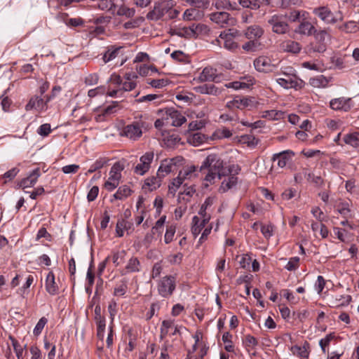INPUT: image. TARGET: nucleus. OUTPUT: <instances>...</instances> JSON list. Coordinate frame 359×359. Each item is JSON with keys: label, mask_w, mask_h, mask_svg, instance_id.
I'll return each mask as SVG.
<instances>
[{"label": "nucleus", "mask_w": 359, "mask_h": 359, "mask_svg": "<svg viewBox=\"0 0 359 359\" xmlns=\"http://www.w3.org/2000/svg\"><path fill=\"white\" fill-rule=\"evenodd\" d=\"M257 105V102L252 97L236 95L233 100L226 102V107L230 110L234 109L243 110L245 109H251L256 107Z\"/></svg>", "instance_id": "nucleus-6"}, {"label": "nucleus", "mask_w": 359, "mask_h": 359, "mask_svg": "<svg viewBox=\"0 0 359 359\" xmlns=\"http://www.w3.org/2000/svg\"><path fill=\"white\" fill-rule=\"evenodd\" d=\"M232 334L229 332H226L222 335V341L224 346V349L228 352H233L234 351V346L232 341Z\"/></svg>", "instance_id": "nucleus-40"}, {"label": "nucleus", "mask_w": 359, "mask_h": 359, "mask_svg": "<svg viewBox=\"0 0 359 359\" xmlns=\"http://www.w3.org/2000/svg\"><path fill=\"white\" fill-rule=\"evenodd\" d=\"M337 210L345 218H348V217H351V214H350L351 210L348 208V203H341V204L339 205Z\"/></svg>", "instance_id": "nucleus-64"}, {"label": "nucleus", "mask_w": 359, "mask_h": 359, "mask_svg": "<svg viewBox=\"0 0 359 359\" xmlns=\"http://www.w3.org/2000/svg\"><path fill=\"white\" fill-rule=\"evenodd\" d=\"M302 0H278V6L282 9H292L302 5Z\"/></svg>", "instance_id": "nucleus-34"}, {"label": "nucleus", "mask_w": 359, "mask_h": 359, "mask_svg": "<svg viewBox=\"0 0 359 359\" xmlns=\"http://www.w3.org/2000/svg\"><path fill=\"white\" fill-rule=\"evenodd\" d=\"M238 182V177L234 175H230L227 180H224L220 186L219 191L226 192L236 185Z\"/></svg>", "instance_id": "nucleus-33"}, {"label": "nucleus", "mask_w": 359, "mask_h": 359, "mask_svg": "<svg viewBox=\"0 0 359 359\" xmlns=\"http://www.w3.org/2000/svg\"><path fill=\"white\" fill-rule=\"evenodd\" d=\"M10 339L12 341V345L13 346L14 351L16 353V355L18 357V359H20L22 355L23 349L18 343V341L13 337H9Z\"/></svg>", "instance_id": "nucleus-59"}, {"label": "nucleus", "mask_w": 359, "mask_h": 359, "mask_svg": "<svg viewBox=\"0 0 359 359\" xmlns=\"http://www.w3.org/2000/svg\"><path fill=\"white\" fill-rule=\"evenodd\" d=\"M184 182L182 178V174H178V176L172 180L168 186V193L175 196L178 189L181 185H183Z\"/></svg>", "instance_id": "nucleus-36"}, {"label": "nucleus", "mask_w": 359, "mask_h": 359, "mask_svg": "<svg viewBox=\"0 0 359 359\" xmlns=\"http://www.w3.org/2000/svg\"><path fill=\"white\" fill-rule=\"evenodd\" d=\"M266 23L271 31L277 34H285L290 30V25L283 14H274L269 17Z\"/></svg>", "instance_id": "nucleus-4"}, {"label": "nucleus", "mask_w": 359, "mask_h": 359, "mask_svg": "<svg viewBox=\"0 0 359 359\" xmlns=\"http://www.w3.org/2000/svg\"><path fill=\"white\" fill-rule=\"evenodd\" d=\"M256 70L260 72L269 73L273 72L276 65L271 64V60L266 56H259L254 60Z\"/></svg>", "instance_id": "nucleus-14"}, {"label": "nucleus", "mask_w": 359, "mask_h": 359, "mask_svg": "<svg viewBox=\"0 0 359 359\" xmlns=\"http://www.w3.org/2000/svg\"><path fill=\"white\" fill-rule=\"evenodd\" d=\"M204 170H208L205 180L210 184L215 182L216 177L220 180L231 172L229 169L224 168L223 160L216 154H209L203 161L200 167V171Z\"/></svg>", "instance_id": "nucleus-1"}, {"label": "nucleus", "mask_w": 359, "mask_h": 359, "mask_svg": "<svg viewBox=\"0 0 359 359\" xmlns=\"http://www.w3.org/2000/svg\"><path fill=\"white\" fill-rule=\"evenodd\" d=\"M105 93H106L105 87L103 86H100L95 88L89 90L88 92V96L90 98H93L97 95H102Z\"/></svg>", "instance_id": "nucleus-58"}, {"label": "nucleus", "mask_w": 359, "mask_h": 359, "mask_svg": "<svg viewBox=\"0 0 359 359\" xmlns=\"http://www.w3.org/2000/svg\"><path fill=\"white\" fill-rule=\"evenodd\" d=\"M162 177L159 175L152 176L145 180L143 189H148L149 191H153L158 188L162 182Z\"/></svg>", "instance_id": "nucleus-29"}, {"label": "nucleus", "mask_w": 359, "mask_h": 359, "mask_svg": "<svg viewBox=\"0 0 359 359\" xmlns=\"http://www.w3.org/2000/svg\"><path fill=\"white\" fill-rule=\"evenodd\" d=\"M280 48L283 52L297 54L299 53L302 50V46L297 41L288 39L283 41L280 44Z\"/></svg>", "instance_id": "nucleus-22"}, {"label": "nucleus", "mask_w": 359, "mask_h": 359, "mask_svg": "<svg viewBox=\"0 0 359 359\" xmlns=\"http://www.w3.org/2000/svg\"><path fill=\"white\" fill-rule=\"evenodd\" d=\"M276 82L285 89L294 88L301 90L305 86V82L298 76L278 78Z\"/></svg>", "instance_id": "nucleus-12"}, {"label": "nucleus", "mask_w": 359, "mask_h": 359, "mask_svg": "<svg viewBox=\"0 0 359 359\" xmlns=\"http://www.w3.org/2000/svg\"><path fill=\"white\" fill-rule=\"evenodd\" d=\"M123 49V46H109L107 48L106 51L103 54L102 60L104 63H107L114 60Z\"/></svg>", "instance_id": "nucleus-24"}, {"label": "nucleus", "mask_w": 359, "mask_h": 359, "mask_svg": "<svg viewBox=\"0 0 359 359\" xmlns=\"http://www.w3.org/2000/svg\"><path fill=\"white\" fill-rule=\"evenodd\" d=\"M176 287L175 278L172 276H165L158 282L157 289L158 294L164 297H170Z\"/></svg>", "instance_id": "nucleus-7"}, {"label": "nucleus", "mask_w": 359, "mask_h": 359, "mask_svg": "<svg viewBox=\"0 0 359 359\" xmlns=\"http://www.w3.org/2000/svg\"><path fill=\"white\" fill-rule=\"evenodd\" d=\"M47 322H48V320L46 318H45V317L41 318L34 329V331H33L34 334L36 336H39L41 333V332H42L44 326L47 323Z\"/></svg>", "instance_id": "nucleus-57"}, {"label": "nucleus", "mask_w": 359, "mask_h": 359, "mask_svg": "<svg viewBox=\"0 0 359 359\" xmlns=\"http://www.w3.org/2000/svg\"><path fill=\"white\" fill-rule=\"evenodd\" d=\"M328 80L323 75H319L310 79V84L315 88H324L327 86Z\"/></svg>", "instance_id": "nucleus-39"}, {"label": "nucleus", "mask_w": 359, "mask_h": 359, "mask_svg": "<svg viewBox=\"0 0 359 359\" xmlns=\"http://www.w3.org/2000/svg\"><path fill=\"white\" fill-rule=\"evenodd\" d=\"M122 135H125L127 137L136 140L140 138L142 135V126L140 122H133L124 127Z\"/></svg>", "instance_id": "nucleus-15"}, {"label": "nucleus", "mask_w": 359, "mask_h": 359, "mask_svg": "<svg viewBox=\"0 0 359 359\" xmlns=\"http://www.w3.org/2000/svg\"><path fill=\"white\" fill-rule=\"evenodd\" d=\"M107 163V160H106L105 158L97 159L93 164L91 165L89 170L86 172V175H88V173H93L96 170L102 168Z\"/></svg>", "instance_id": "nucleus-52"}, {"label": "nucleus", "mask_w": 359, "mask_h": 359, "mask_svg": "<svg viewBox=\"0 0 359 359\" xmlns=\"http://www.w3.org/2000/svg\"><path fill=\"white\" fill-rule=\"evenodd\" d=\"M339 29L346 33H355L358 30L357 24L354 21H349L338 27Z\"/></svg>", "instance_id": "nucleus-44"}, {"label": "nucleus", "mask_w": 359, "mask_h": 359, "mask_svg": "<svg viewBox=\"0 0 359 359\" xmlns=\"http://www.w3.org/2000/svg\"><path fill=\"white\" fill-rule=\"evenodd\" d=\"M99 81V76L97 74H90L84 79V83L87 86L96 85Z\"/></svg>", "instance_id": "nucleus-60"}, {"label": "nucleus", "mask_w": 359, "mask_h": 359, "mask_svg": "<svg viewBox=\"0 0 359 359\" xmlns=\"http://www.w3.org/2000/svg\"><path fill=\"white\" fill-rule=\"evenodd\" d=\"M230 15L224 11L212 13L210 15V20L220 27H224L229 25L231 20Z\"/></svg>", "instance_id": "nucleus-21"}, {"label": "nucleus", "mask_w": 359, "mask_h": 359, "mask_svg": "<svg viewBox=\"0 0 359 359\" xmlns=\"http://www.w3.org/2000/svg\"><path fill=\"white\" fill-rule=\"evenodd\" d=\"M313 13L320 18L321 21L327 25H334L338 21H341V14L332 12L328 6H323L313 8Z\"/></svg>", "instance_id": "nucleus-5"}, {"label": "nucleus", "mask_w": 359, "mask_h": 359, "mask_svg": "<svg viewBox=\"0 0 359 359\" xmlns=\"http://www.w3.org/2000/svg\"><path fill=\"white\" fill-rule=\"evenodd\" d=\"M230 29L228 32H221L219 38L224 41V47L229 50L233 51L238 48V44L234 41V38L238 35V32H230Z\"/></svg>", "instance_id": "nucleus-16"}, {"label": "nucleus", "mask_w": 359, "mask_h": 359, "mask_svg": "<svg viewBox=\"0 0 359 359\" xmlns=\"http://www.w3.org/2000/svg\"><path fill=\"white\" fill-rule=\"evenodd\" d=\"M243 344L246 348H255L258 345L257 339L250 334L245 336Z\"/></svg>", "instance_id": "nucleus-51"}, {"label": "nucleus", "mask_w": 359, "mask_h": 359, "mask_svg": "<svg viewBox=\"0 0 359 359\" xmlns=\"http://www.w3.org/2000/svg\"><path fill=\"white\" fill-rule=\"evenodd\" d=\"M50 100V97H48L46 99V101L44 102L43 100L38 96H34L32 97L29 102L25 106V109L27 111L32 110L33 109H35L38 111H41L46 109V105L48 102H49Z\"/></svg>", "instance_id": "nucleus-20"}, {"label": "nucleus", "mask_w": 359, "mask_h": 359, "mask_svg": "<svg viewBox=\"0 0 359 359\" xmlns=\"http://www.w3.org/2000/svg\"><path fill=\"white\" fill-rule=\"evenodd\" d=\"M306 180L313 184L316 187H322L325 185V181L320 176H316L313 173H308Z\"/></svg>", "instance_id": "nucleus-47"}, {"label": "nucleus", "mask_w": 359, "mask_h": 359, "mask_svg": "<svg viewBox=\"0 0 359 359\" xmlns=\"http://www.w3.org/2000/svg\"><path fill=\"white\" fill-rule=\"evenodd\" d=\"M299 266V257H294L290 259L287 265L285 266V269L287 271H295L298 269Z\"/></svg>", "instance_id": "nucleus-56"}, {"label": "nucleus", "mask_w": 359, "mask_h": 359, "mask_svg": "<svg viewBox=\"0 0 359 359\" xmlns=\"http://www.w3.org/2000/svg\"><path fill=\"white\" fill-rule=\"evenodd\" d=\"M238 3L243 8H250L252 10H257L260 7V2L259 0H238Z\"/></svg>", "instance_id": "nucleus-46"}, {"label": "nucleus", "mask_w": 359, "mask_h": 359, "mask_svg": "<svg viewBox=\"0 0 359 359\" xmlns=\"http://www.w3.org/2000/svg\"><path fill=\"white\" fill-rule=\"evenodd\" d=\"M196 170V167L195 165L188 166L184 169V170L180 171L179 174H182V178L184 182L186 180H189L193 177H195L196 175L195 172Z\"/></svg>", "instance_id": "nucleus-43"}, {"label": "nucleus", "mask_w": 359, "mask_h": 359, "mask_svg": "<svg viewBox=\"0 0 359 359\" xmlns=\"http://www.w3.org/2000/svg\"><path fill=\"white\" fill-rule=\"evenodd\" d=\"M149 85L156 88H161L168 85V81L167 79H152L148 82Z\"/></svg>", "instance_id": "nucleus-63"}, {"label": "nucleus", "mask_w": 359, "mask_h": 359, "mask_svg": "<svg viewBox=\"0 0 359 359\" xmlns=\"http://www.w3.org/2000/svg\"><path fill=\"white\" fill-rule=\"evenodd\" d=\"M330 107L335 111H348L353 107V103L351 97H340L332 99Z\"/></svg>", "instance_id": "nucleus-11"}, {"label": "nucleus", "mask_w": 359, "mask_h": 359, "mask_svg": "<svg viewBox=\"0 0 359 359\" xmlns=\"http://www.w3.org/2000/svg\"><path fill=\"white\" fill-rule=\"evenodd\" d=\"M264 34V29L259 25H254L248 27L245 31L248 39L257 40Z\"/></svg>", "instance_id": "nucleus-26"}, {"label": "nucleus", "mask_w": 359, "mask_h": 359, "mask_svg": "<svg viewBox=\"0 0 359 359\" xmlns=\"http://www.w3.org/2000/svg\"><path fill=\"white\" fill-rule=\"evenodd\" d=\"M126 252L125 250L114 252L112 256V261L116 266H118L124 261Z\"/></svg>", "instance_id": "nucleus-55"}, {"label": "nucleus", "mask_w": 359, "mask_h": 359, "mask_svg": "<svg viewBox=\"0 0 359 359\" xmlns=\"http://www.w3.org/2000/svg\"><path fill=\"white\" fill-rule=\"evenodd\" d=\"M175 231L176 226L175 225L167 226L166 232L164 236V241L166 244L170 243L172 241Z\"/></svg>", "instance_id": "nucleus-53"}, {"label": "nucleus", "mask_w": 359, "mask_h": 359, "mask_svg": "<svg viewBox=\"0 0 359 359\" xmlns=\"http://www.w3.org/2000/svg\"><path fill=\"white\" fill-rule=\"evenodd\" d=\"M284 15H285V20L290 22H299L302 19H304V17L309 16V14L304 10L290 9Z\"/></svg>", "instance_id": "nucleus-23"}, {"label": "nucleus", "mask_w": 359, "mask_h": 359, "mask_svg": "<svg viewBox=\"0 0 359 359\" xmlns=\"http://www.w3.org/2000/svg\"><path fill=\"white\" fill-rule=\"evenodd\" d=\"M95 323L97 325V336L100 339L103 340L106 327L105 318L100 320H96Z\"/></svg>", "instance_id": "nucleus-49"}, {"label": "nucleus", "mask_w": 359, "mask_h": 359, "mask_svg": "<svg viewBox=\"0 0 359 359\" xmlns=\"http://www.w3.org/2000/svg\"><path fill=\"white\" fill-rule=\"evenodd\" d=\"M217 76L216 69L211 67H206L199 74L198 80L201 82L214 81Z\"/></svg>", "instance_id": "nucleus-27"}, {"label": "nucleus", "mask_w": 359, "mask_h": 359, "mask_svg": "<svg viewBox=\"0 0 359 359\" xmlns=\"http://www.w3.org/2000/svg\"><path fill=\"white\" fill-rule=\"evenodd\" d=\"M118 109H119V102L117 101L112 102L111 104L107 106L101 111V113L96 117V120L97 121H102V117L116 112Z\"/></svg>", "instance_id": "nucleus-30"}, {"label": "nucleus", "mask_w": 359, "mask_h": 359, "mask_svg": "<svg viewBox=\"0 0 359 359\" xmlns=\"http://www.w3.org/2000/svg\"><path fill=\"white\" fill-rule=\"evenodd\" d=\"M45 287L50 295H55L58 292V286L55 281V276L52 271H50L47 275Z\"/></svg>", "instance_id": "nucleus-28"}, {"label": "nucleus", "mask_w": 359, "mask_h": 359, "mask_svg": "<svg viewBox=\"0 0 359 359\" xmlns=\"http://www.w3.org/2000/svg\"><path fill=\"white\" fill-rule=\"evenodd\" d=\"M314 41L311 42L308 46V51L311 53H323L327 50V40L330 39V34L327 30L317 29L313 34Z\"/></svg>", "instance_id": "nucleus-2"}, {"label": "nucleus", "mask_w": 359, "mask_h": 359, "mask_svg": "<svg viewBox=\"0 0 359 359\" xmlns=\"http://www.w3.org/2000/svg\"><path fill=\"white\" fill-rule=\"evenodd\" d=\"M261 43L257 40L249 39L242 46V48L246 52H255L259 50Z\"/></svg>", "instance_id": "nucleus-42"}, {"label": "nucleus", "mask_w": 359, "mask_h": 359, "mask_svg": "<svg viewBox=\"0 0 359 359\" xmlns=\"http://www.w3.org/2000/svg\"><path fill=\"white\" fill-rule=\"evenodd\" d=\"M294 156V153L292 151L286 150L278 154H273L272 160L273 161H277V165L279 168H283Z\"/></svg>", "instance_id": "nucleus-19"}, {"label": "nucleus", "mask_w": 359, "mask_h": 359, "mask_svg": "<svg viewBox=\"0 0 359 359\" xmlns=\"http://www.w3.org/2000/svg\"><path fill=\"white\" fill-rule=\"evenodd\" d=\"M40 175V168H35L27 177L18 182L17 188L25 189V188L33 187L36 183Z\"/></svg>", "instance_id": "nucleus-17"}, {"label": "nucleus", "mask_w": 359, "mask_h": 359, "mask_svg": "<svg viewBox=\"0 0 359 359\" xmlns=\"http://www.w3.org/2000/svg\"><path fill=\"white\" fill-rule=\"evenodd\" d=\"M125 269L127 273L139 272L141 269V264L139 259L135 257H132L128 260Z\"/></svg>", "instance_id": "nucleus-32"}, {"label": "nucleus", "mask_w": 359, "mask_h": 359, "mask_svg": "<svg viewBox=\"0 0 359 359\" xmlns=\"http://www.w3.org/2000/svg\"><path fill=\"white\" fill-rule=\"evenodd\" d=\"M276 74H283L285 76V77L297 76L296 74L295 69L290 66L282 67L280 69V72L277 73Z\"/></svg>", "instance_id": "nucleus-61"}, {"label": "nucleus", "mask_w": 359, "mask_h": 359, "mask_svg": "<svg viewBox=\"0 0 359 359\" xmlns=\"http://www.w3.org/2000/svg\"><path fill=\"white\" fill-rule=\"evenodd\" d=\"M309 15L304 17V19H302L299 22V24L294 29V33L302 36H309L316 32L317 29H316L311 22H309Z\"/></svg>", "instance_id": "nucleus-13"}, {"label": "nucleus", "mask_w": 359, "mask_h": 359, "mask_svg": "<svg viewBox=\"0 0 359 359\" xmlns=\"http://www.w3.org/2000/svg\"><path fill=\"white\" fill-rule=\"evenodd\" d=\"M154 159V153L151 151L147 152L142 155L140 158V163L134 168V172L143 175L149 171L151 163Z\"/></svg>", "instance_id": "nucleus-10"}, {"label": "nucleus", "mask_w": 359, "mask_h": 359, "mask_svg": "<svg viewBox=\"0 0 359 359\" xmlns=\"http://www.w3.org/2000/svg\"><path fill=\"white\" fill-rule=\"evenodd\" d=\"M184 191L182 192H180L178 195L179 200L181 199V196L185 194L189 197H191L196 192V189L194 185H189L188 183H184L183 184Z\"/></svg>", "instance_id": "nucleus-54"}, {"label": "nucleus", "mask_w": 359, "mask_h": 359, "mask_svg": "<svg viewBox=\"0 0 359 359\" xmlns=\"http://www.w3.org/2000/svg\"><path fill=\"white\" fill-rule=\"evenodd\" d=\"M197 92L201 94L214 95L218 94L219 91L217 88L214 84L205 83L197 88Z\"/></svg>", "instance_id": "nucleus-35"}, {"label": "nucleus", "mask_w": 359, "mask_h": 359, "mask_svg": "<svg viewBox=\"0 0 359 359\" xmlns=\"http://www.w3.org/2000/svg\"><path fill=\"white\" fill-rule=\"evenodd\" d=\"M175 5V2L174 0H164L156 2L154 4V8L147 13V18L151 20H159L165 14H168Z\"/></svg>", "instance_id": "nucleus-3"}, {"label": "nucleus", "mask_w": 359, "mask_h": 359, "mask_svg": "<svg viewBox=\"0 0 359 359\" xmlns=\"http://www.w3.org/2000/svg\"><path fill=\"white\" fill-rule=\"evenodd\" d=\"M132 223L126 220H118L116 226V233L118 237H122L123 236V230H128L131 228Z\"/></svg>", "instance_id": "nucleus-38"}, {"label": "nucleus", "mask_w": 359, "mask_h": 359, "mask_svg": "<svg viewBox=\"0 0 359 359\" xmlns=\"http://www.w3.org/2000/svg\"><path fill=\"white\" fill-rule=\"evenodd\" d=\"M240 142L248 147H255L257 145L259 140L252 135H245L241 137Z\"/></svg>", "instance_id": "nucleus-45"}, {"label": "nucleus", "mask_w": 359, "mask_h": 359, "mask_svg": "<svg viewBox=\"0 0 359 359\" xmlns=\"http://www.w3.org/2000/svg\"><path fill=\"white\" fill-rule=\"evenodd\" d=\"M202 25L193 24L189 27H184L172 31V34H175L181 37L191 38L195 36L198 31L201 29Z\"/></svg>", "instance_id": "nucleus-18"}, {"label": "nucleus", "mask_w": 359, "mask_h": 359, "mask_svg": "<svg viewBox=\"0 0 359 359\" xmlns=\"http://www.w3.org/2000/svg\"><path fill=\"white\" fill-rule=\"evenodd\" d=\"M344 142L346 144H349L351 147L359 149V133L354 132L346 134L344 136Z\"/></svg>", "instance_id": "nucleus-31"}, {"label": "nucleus", "mask_w": 359, "mask_h": 359, "mask_svg": "<svg viewBox=\"0 0 359 359\" xmlns=\"http://www.w3.org/2000/svg\"><path fill=\"white\" fill-rule=\"evenodd\" d=\"M161 111L164 113L165 119L171 120V125L173 126L180 127L187 121L185 116L174 107L165 108Z\"/></svg>", "instance_id": "nucleus-9"}, {"label": "nucleus", "mask_w": 359, "mask_h": 359, "mask_svg": "<svg viewBox=\"0 0 359 359\" xmlns=\"http://www.w3.org/2000/svg\"><path fill=\"white\" fill-rule=\"evenodd\" d=\"M175 159H165L162 161L160 167L157 171V175L163 178L166 175L172 171V168L175 166Z\"/></svg>", "instance_id": "nucleus-25"}, {"label": "nucleus", "mask_w": 359, "mask_h": 359, "mask_svg": "<svg viewBox=\"0 0 359 359\" xmlns=\"http://www.w3.org/2000/svg\"><path fill=\"white\" fill-rule=\"evenodd\" d=\"M97 6L102 11H112L116 8V5L112 0H100Z\"/></svg>", "instance_id": "nucleus-50"}, {"label": "nucleus", "mask_w": 359, "mask_h": 359, "mask_svg": "<svg viewBox=\"0 0 359 359\" xmlns=\"http://www.w3.org/2000/svg\"><path fill=\"white\" fill-rule=\"evenodd\" d=\"M131 189L127 185L118 187L117 191L113 195L114 199L123 200L131 194Z\"/></svg>", "instance_id": "nucleus-37"}, {"label": "nucleus", "mask_w": 359, "mask_h": 359, "mask_svg": "<svg viewBox=\"0 0 359 359\" xmlns=\"http://www.w3.org/2000/svg\"><path fill=\"white\" fill-rule=\"evenodd\" d=\"M123 169V166L118 162L113 165L109 172V177L104 184L106 189L111 191L118 186Z\"/></svg>", "instance_id": "nucleus-8"}, {"label": "nucleus", "mask_w": 359, "mask_h": 359, "mask_svg": "<svg viewBox=\"0 0 359 359\" xmlns=\"http://www.w3.org/2000/svg\"><path fill=\"white\" fill-rule=\"evenodd\" d=\"M174 326V320H164L162 322L161 330H160V339L163 340L167 336L169 329Z\"/></svg>", "instance_id": "nucleus-41"}, {"label": "nucleus", "mask_w": 359, "mask_h": 359, "mask_svg": "<svg viewBox=\"0 0 359 359\" xmlns=\"http://www.w3.org/2000/svg\"><path fill=\"white\" fill-rule=\"evenodd\" d=\"M214 203V198L212 197H208L205 202L202 204L200 210L198 212V214L200 215H203L205 214H208L206 212L207 209L208 207L211 206Z\"/></svg>", "instance_id": "nucleus-62"}, {"label": "nucleus", "mask_w": 359, "mask_h": 359, "mask_svg": "<svg viewBox=\"0 0 359 359\" xmlns=\"http://www.w3.org/2000/svg\"><path fill=\"white\" fill-rule=\"evenodd\" d=\"M135 10L133 8H128L125 6H121L117 11V15L119 16H126L127 18H132L135 15Z\"/></svg>", "instance_id": "nucleus-48"}]
</instances>
